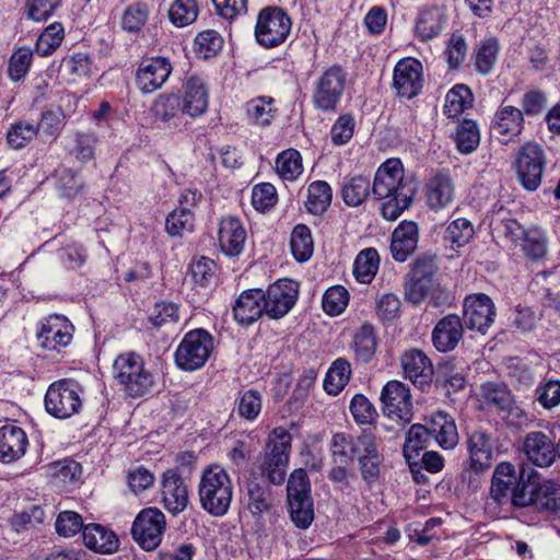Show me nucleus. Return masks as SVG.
Wrapping results in <instances>:
<instances>
[{
    "label": "nucleus",
    "instance_id": "nucleus-7",
    "mask_svg": "<svg viewBox=\"0 0 560 560\" xmlns=\"http://www.w3.org/2000/svg\"><path fill=\"white\" fill-rule=\"evenodd\" d=\"M290 16L278 7L259 11L255 26L256 42L264 48H273L283 44L291 31Z\"/></svg>",
    "mask_w": 560,
    "mask_h": 560
},
{
    "label": "nucleus",
    "instance_id": "nucleus-59",
    "mask_svg": "<svg viewBox=\"0 0 560 560\" xmlns=\"http://www.w3.org/2000/svg\"><path fill=\"white\" fill-rule=\"evenodd\" d=\"M182 110V103L177 95H160L152 105V113L156 119L170 122L177 118Z\"/></svg>",
    "mask_w": 560,
    "mask_h": 560
},
{
    "label": "nucleus",
    "instance_id": "nucleus-35",
    "mask_svg": "<svg viewBox=\"0 0 560 560\" xmlns=\"http://www.w3.org/2000/svg\"><path fill=\"white\" fill-rule=\"evenodd\" d=\"M518 485L512 490L511 500L514 506L526 508L534 506V495L536 493V483L539 480L538 472L523 465L518 472Z\"/></svg>",
    "mask_w": 560,
    "mask_h": 560
},
{
    "label": "nucleus",
    "instance_id": "nucleus-3",
    "mask_svg": "<svg viewBox=\"0 0 560 560\" xmlns=\"http://www.w3.org/2000/svg\"><path fill=\"white\" fill-rule=\"evenodd\" d=\"M291 442L292 436L287 429L275 428L266 442L264 454L257 459L260 476L272 485L280 486L285 480Z\"/></svg>",
    "mask_w": 560,
    "mask_h": 560
},
{
    "label": "nucleus",
    "instance_id": "nucleus-10",
    "mask_svg": "<svg viewBox=\"0 0 560 560\" xmlns=\"http://www.w3.org/2000/svg\"><path fill=\"white\" fill-rule=\"evenodd\" d=\"M165 528L164 513L158 508H147L133 521L131 534L142 549L151 551L161 544Z\"/></svg>",
    "mask_w": 560,
    "mask_h": 560
},
{
    "label": "nucleus",
    "instance_id": "nucleus-15",
    "mask_svg": "<svg viewBox=\"0 0 560 560\" xmlns=\"http://www.w3.org/2000/svg\"><path fill=\"white\" fill-rule=\"evenodd\" d=\"M73 325L63 316L54 314L45 318L37 339L42 348L60 352L72 340Z\"/></svg>",
    "mask_w": 560,
    "mask_h": 560
},
{
    "label": "nucleus",
    "instance_id": "nucleus-34",
    "mask_svg": "<svg viewBox=\"0 0 560 560\" xmlns=\"http://www.w3.org/2000/svg\"><path fill=\"white\" fill-rule=\"evenodd\" d=\"M151 11L152 2L150 0H131L121 13V28L127 33H139L147 24Z\"/></svg>",
    "mask_w": 560,
    "mask_h": 560
},
{
    "label": "nucleus",
    "instance_id": "nucleus-42",
    "mask_svg": "<svg viewBox=\"0 0 560 560\" xmlns=\"http://www.w3.org/2000/svg\"><path fill=\"white\" fill-rule=\"evenodd\" d=\"M534 508L538 511H557L560 509V485L552 480L536 483Z\"/></svg>",
    "mask_w": 560,
    "mask_h": 560
},
{
    "label": "nucleus",
    "instance_id": "nucleus-39",
    "mask_svg": "<svg viewBox=\"0 0 560 560\" xmlns=\"http://www.w3.org/2000/svg\"><path fill=\"white\" fill-rule=\"evenodd\" d=\"M332 190L325 180L312 182L307 187V199L305 201L306 210L314 214H323L331 205Z\"/></svg>",
    "mask_w": 560,
    "mask_h": 560
},
{
    "label": "nucleus",
    "instance_id": "nucleus-24",
    "mask_svg": "<svg viewBox=\"0 0 560 560\" xmlns=\"http://www.w3.org/2000/svg\"><path fill=\"white\" fill-rule=\"evenodd\" d=\"M490 129L493 135L503 137L502 142L521 135L524 129L522 109L512 105H501L492 118Z\"/></svg>",
    "mask_w": 560,
    "mask_h": 560
},
{
    "label": "nucleus",
    "instance_id": "nucleus-36",
    "mask_svg": "<svg viewBox=\"0 0 560 560\" xmlns=\"http://www.w3.org/2000/svg\"><path fill=\"white\" fill-rule=\"evenodd\" d=\"M372 194L370 178L363 175L347 176L341 185V198L349 207L361 206Z\"/></svg>",
    "mask_w": 560,
    "mask_h": 560
},
{
    "label": "nucleus",
    "instance_id": "nucleus-43",
    "mask_svg": "<svg viewBox=\"0 0 560 560\" xmlns=\"http://www.w3.org/2000/svg\"><path fill=\"white\" fill-rule=\"evenodd\" d=\"M380 266V256L375 248L361 250L353 264V275L361 283H371Z\"/></svg>",
    "mask_w": 560,
    "mask_h": 560
},
{
    "label": "nucleus",
    "instance_id": "nucleus-62",
    "mask_svg": "<svg viewBox=\"0 0 560 560\" xmlns=\"http://www.w3.org/2000/svg\"><path fill=\"white\" fill-rule=\"evenodd\" d=\"M247 115L255 125H269L273 118L272 98L259 97L248 102Z\"/></svg>",
    "mask_w": 560,
    "mask_h": 560
},
{
    "label": "nucleus",
    "instance_id": "nucleus-52",
    "mask_svg": "<svg viewBox=\"0 0 560 560\" xmlns=\"http://www.w3.org/2000/svg\"><path fill=\"white\" fill-rule=\"evenodd\" d=\"M199 7L196 0H175L170 10L168 18L176 27H185L196 21Z\"/></svg>",
    "mask_w": 560,
    "mask_h": 560
},
{
    "label": "nucleus",
    "instance_id": "nucleus-54",
    "mask_svg": "<svg viewBox=\"0 0 560 560\" xmlns=\"http://www.w3.org/2000/svg\"><path fill=\"white\" fill-rule=\"evenodd\" d=\"M520 245H522L525 255L533 260H539L547 254V238L538 228H529Z\"/></svg>",
    "mask_w": 560,
    "mask_h": 560
},
{
    "label": "nucleus",
    "instance_id": "nucleus-11",
    "mask_svg": "<svg viewBox=\"0 0 560 560\" xmlns=\"http://www.w3.org/2000/svg\"><path fill=\"white\" fill-rule=\"evenodd\" d=\"M383 413L402 424L410 423L413 417V405L410 389L402 382L393 380L387 382L381 392Z\"/></svg>",
    "mask_w": 560,
    "mask_h": 560
},
{
    "label": "nucleus",
    "instance_id": "nucleus-60",
    "mask_svg": "<svg viewBox=\"0 0 560 560\" xmlns=\"http://www.w3.org/2000/svg\"><path fill=\"white\" fill-rule=\"evenodd\" d=\"M349 303V293L341 285H335L326 290L322 305L326 314L330 316L340 315Z\"/></svg>",
    "mask_w": 560,
    "mask_h": 560
},
{
    "label": "nucleus",
    "instance_id": "nucleus-40",
    "mask_svg": "<svg viewBox=\"0 0 560 560\" xmlns=\"http://www.w3.org/2000/svg\"><path fill=\"white\" fill-rule=\"evenodd\" d=\"M350 376V363L346 359L339 358L331 363L326 373L324 389L329 395H338L348 384Z\"/></svg>",
    "mask_w": 560,
    "mask_h": 560
},
{
    "label": "nucleus",
    "instance_id": "nucleus-12",
    "mask_svg": "<svg viewBox=\"0 0 560 560\" xmlns=\"http://www.w3.org/2000/svg\"><path fill=\"white\" fill-rule=\"evenodd\" d=\"M299 285L290 279H280L270 284L264 292L265 315L271 319H280L295 305Z\"/></svg>",
    "mask_w": 560,
    "mask_h": 560
},
{
    "label": "nucleus",
    "instance_id": "nucleus-31",
    "mask_svg": "<svg viewBox=\"0 0 560 560\" xmlns=\"http://www.w3.org/2000/svg\"><path fill=\"white\" fill-rule=\"evenodd\" d=\"M447 22L444 7H432L420 12L415 31L421 42H429L440 35Z\"/></svg>",
    "mask_w": 560,
    "mask_h": 560
},
{
    "label": "nucleus",
    "instance_id": "nucleus-48",
    "mask_svg": "<svg viewBox=\"0 0 560 560\" xmlns=\"http://www.w3.org/2000/svg\"><path fill=\"white\" fill-rule=\"evenodd\" d=\"M291 252L298 261H306L311 258L314 249L312 233L305 224H298L290 241Z\"/></svg>",
    "mask_w": 560,
    "mask_h": 560
},
{
    "label": "nucleus",
    "instance_id": "nucleus-14",
    "mask_svg": "<svg viewBox=\"0 0 560 560\" xmlns=\"http://www.w3.org/2000/svg\"><path fill=\"white\" fill-rule=\"evenodd\" d=\"M423 67L416 58L400 59L393 71V86L401 97L412 98L423 86Z\"/></svg>",
    "mask_w": 560,
    "mask_h": 560
},
{
    "label": "nucleus",
    "instance_id": "nucleus-5",
    "mask_svg": "<svg viewBox=\"0 0 560 560\" xmlns=\"http://www.w3.org/2000/svg\"><path fill=\"white\" fill-rule=\"evenodd\" d=\"M213 350V338L205 329H194L185 334L175 351V362L183 371L202 368Z\"/></svg>",
    "mask_w": 560,
    "mask_h": 560
},
{
    "label": "nucleus",
    "instance_id": "nucleus-4",
    "mask_svg": "<svg viewBox=\"0 0 560 560\" xmlns=\"http://www.w3.org/2000/svg\"><path fill=\"white\" fill-rule=\"evenodd\" d=\"M287 497L291 521L299 528H308L314 520V502L311 482L303 468L294 469L289 476Z\"/></svg>",
    "mask_w": 560,
    "mask_h": 560
},
{
    "label": "nucleus",
    "instance_id": "nucleus-49",
    "mask_svg": "<svg viewBox=\"0 0 560 560\" xmlns=\"http://www.w3.org/2000/svg\"><path fill=\"white\" fill-rule=\"evenodd\" d=\"M143 364V360L139 354L135 352L122 353L117 357L113 365L114 377L124 386L126 389L129 381L132 380V375Z\"/></svg>",
    "mask_w": 560,
    "mask_h": 560
},
{
    "label": "nucleus",
    "instance_id": "nucleus-27",
    "mask_svg": "<svg viewBox=\"0 0 560 560\" xmlns=\"http://www.w3.org/2000/svg\"><path fill=\"white\" fill-rule=\"evenodd\" d=\"M221 250L229 257L238 256L244 248L246 231L236 217L222 218L219 224L218 234Z\"/></svg>",
    "mask_w": 560,
    "mask_h": 560
},
{
    "label": "nucleus",
    "instance_id": "nucleus-30",
    "mask_svg": "<svg viewBox=\"0 0 560 560\" xmlns=\"http://www.w3.org/2000/svg\"><path fill=\"white\" fill-rule=\"evenodd\" d=\"M428 425L431 436L444 450H452L458 443V432L454 419L444 411L434 412Z\"/></svg>",
    "mask_w": 560,
    "mask_h": 560
},
{
    "label": "nucleus",
    "instance_id": "nucleus-21",
    "mask_svg": "<svg viewBox=\"0 0 560 560\" xmlns=\"http://www.w3.org/2000/svg\"><path fill=\"white\" fill-rule=\"evenodd\" d=\"M246 509L255 518L257 525L262 527L265 520L275 521L279 514L271 492L255 481L247 483Z\"/></svg>",
    "mask_w": 560,
    "mask_h": 560
},
{
    "label": "nucleus",
    "instance_id": "nucleus-20",
    "mask_svg": "<svg viewBox=\"0 0 560 560\" xmlns=\"http://www.w3.org/2000/svg\"><path fill=\"white\" fill-rule=\"evenodd\" d=\"M162 504L173 515L185 511L189 503V492L184 478L175 470H166L161 480Z\"/></svg>",
    "mask_w": 560,
    "mask_h": 560
},
{
    "label": "nucleus",
    "instance_id": "nucleus-45",
    "mask_svg": "<svg viewBox=\"0 0 560 560\" xmlns=\"http://www.w3.org/2000/svg\"><path fill=\"white\" fill-rule=\"evenodd\" d=\"M278 175L289 182H294L303 173L301 153L295 149H288L278 154L276 160Z\"/></svg>",
    "mask_w": 560,
    "mask_h": 560
},
{
    "label": "nucleus",
    "instance_id": "nucleus-58",
    "mask_svg": "<svg viewBox=\"0 0 560 560\" xmlns=\"http://www.w3.org/2000/svg\"><path fill=\"white\" fill-rule=\"evenodd\" d=\"M482 396L486 402L500 411L510 410L513 398L511 392L503 385L487 383L482 386Z\"/></svg>",
    "mask_w": 560,
    "mask_h": 560
},
{
    "label": "nucleus",
    "instance_id": "nucleus-33",
    "mask_svg": "<svg viewBox=\"0 0 560 560\" xmlns=\"http://www.w3.org/2000/svg\"><path fill=\"white\" fill-rule=\"evenodd\" d=\"M84 545L95 552L112 553L118 548L116 534L100 524H88L83 528Z\"/></svg>",
    "mask_w": 560,
    "mask_h": 560
},
{
    "label": "nucleus",
    "instance_id": "nucleus-17",
    "mask_svg": "<svg viewBox=\"0 0 560 560\" xmlns=\"http://www.w3.org/2000/svg\"><path fill=\"white\" fill-rule=\"evenodd\" d=\"M404 376L416 387L427 390L433 378V364L429 357L419 349L406 350L400 357Z\"/></svg>",
    "mask_w": 560,
    "mask_h": 560
},
{
    "label": "nucleus",
    "instance_id": "nucleus-44",
    "mask_svg": "<svg viewBox=\"0 0 560 560\" xmlns=\"http://www.w3.org/2000/svg\"><path fill=\"white\" fill-rule=\"evenodd\" d=\"M500 45L495 37L485 38L479 43L475 52V67L478 73L489 74L497 63Z\"/></svg>",
    "mask_w": 560,
    "mask_h": 560
},
{
    "label": "nucleus",
    "instance_id": "nucleus-47",
    "mask_svg": "<svg viewBox=\"0 0 560 560\" xmlns=\"http://www.w3.org/2000/svg\"><path fill=\"white\" fill-rule=\"evenodd\" d=\"M262 408L261 394L256 389H247L238 394L235 399L234 410L237 416L247 421H254L260 415Z\"/></svg>",
    "mask_w": 560,
    "mask_h": 560
},
{
    "label": "nucleus",
    "instance_id": "nucleus-16",
    "mask_svg": "<svg viewBox=\"0 0 560 560\" xmlns=\"http://www.w3.org/2000/svg\"><path fill=\"white\" fill-rule=\"evenodd\" d=\"M527 460L540 468L550 467L558 457V446L552 439L541 431L528 432L522 443Z\"/></svg>",
    "mask_w": 560,
    "mask_h": 560
},
{
    "label": "nucleus",
    "instance_id": "nucleus-9",
    "mask_svg": "<svg viewBox=\"0 0 560 560\" xmlns=\"http://www.w3.org/2000/svg\"><path fill=\"white\" fill-rule=\"evenodd\" d=\"M546 164V156L542 148L536 142H526L517 152L515 170L522 186L535 191L541 183Z\"/></svg>",
    "mask_w": 560,
    "mask_h": 560
},
{
    "label": "nucleus",
    "instance_id": "nucleus-41",
    "mask_svg": "<svg viewBox=\"0 0 560 560\" xmlns=\"http://www.w3.org/2000/svg\"><path fill=\"white\" fill-rule=\"evenodd\" d=\"M431 438L428 424L411 425L406 434V441L404 444V456L411 467L412 460H415L419 456L420 452L428 446Z\"/></svg>",
    "mask_w": 560,
    "mask_h": 560
},
{
    "label": "nucleus",
    "instance_id": "nucleus-23",
    "mask_svg": "<svg viewBox=\"0 0 560 560\" xmlns=\"http://www.w3.org/2000/svg\"><path fill=\"white\" fill-rule=\"evenodd\" d=\"M464 325L458 315L450 314L441 318L432 330V342L440 352L452 351L464 335Z\"/></svg>",
    "mask_w": 560,
    "mask_h": 560
},
{
    "label": "nucleus",
    "instance_id": "nucleus-55",
    "mask_svg": "<svg viewBox=\"0 0 560 560\" xmlns=\"http://www.w3.org/2000/svg\"><path fill=\"white\" fill-rule=\"evenodd\" d=\"M195 215L189 208L175 209L165 221L166 232L172 236H182L185 232L194 230Z\"/></svg>",
    "mask_w": 560,
    "mask_h": 560
},
{
    "label": "nucleus",
    "instance_id": "nucleus-53",
    "mask_svg": "<svg viewBox=\"0 0 560 560\" xmlns=\"http://www.w3.org/2000/svg\"><path fill=\"white\" fill-rule=\"evenodd\" d=\"M457 150L463 154L474 152L480 142L478 127L472 120H464L457 127L455 135Z\"/></svg>",
    "mask_w": 560,
    "mask_h": 560
},
{
    "label": "nucleus",
    "instance_id": "nucleus-50",
    "mask_svg": "<svg viewBox=\"0 0 560 560\" xmlns=\"http://www.w3.org/2000/svg\"><path fill=\"white\" fill-rule=\"evenodd\" d=\"M52 115L50 113L44 114L43 122H45ZM39 127H44V124L39 126L27 121H19L14 124L8 131V143L13 149L23 148L28 141H31L37 135Z\"/></svg>",
    "mask_w": 560,
    "mask_h": 560
},
{
    "label": "nucleus",
    "instance_id": "nucleus-56",
    "mask_svg": "<svg viewBox=\"0 0 560 560\" xmlns=\"http://www.w3.org/2000/svg\"><path fill=\"white\" fill-rule=\"evenodd\" d=\"M223 47L222 36L213 30L200 32L195 39L197 54L203 59H209L218 55Z\"/></svg>",
    "mask_w": 560,
    "mask_h": 560
},
{
    "label": "nucleus",
    "instance_id": "nucleus-64",
    "mask_svg": "<svg viewBox=\"0 0 560 560\" xmlns=\"http://www.w3.org/2000/svg\"><path fill=\"white\" fill-rule=\"evenodd\" d=\"M33 52L27 47L19 48L10 58L9 62V77L13 81H20L23 79L32 63Z\"/></svg>",
    "mask_w": 560,
    "mask_h": 560
},
{
    "label": "nucleus",
    "instance_id": "nucleus-18",
    "mask_svg": "<svg viewBox=\"0 0 560 560\" xmlns=\"http://www.w3.org/2000/svg\"><path fill=\"white\" fill-rule=\"evenodd\" d=\"M374 433L363 430L359 435L335 433L330 440V452L334 464L351 465L366 446Z\"/></svg>",
    "mask_w": 560,
    "mask_h": 560
},
{
    "label": "nucleus",
    "instance_id": "nucleus-8",
    "mask_svg": "<svg viewBox=\"0 0 560 560\" xmlns=\"http://www.w3.org/2000/svg\"><path fill=\"white\" fill-rule=\"evenodd\" d=\"M346 81L347 71L341 66L326 68L314 83V106L323 112H334L343 95Z\"/></svg>",
    "mask_w": 560,
    "mask_h": 560
},
{
    "label": "nucleus",
    "instance_id": "nucleus-63",
    "mask_svg": "<svg viewBox=\"0 0 560 560\" xmlns=\"http://www.w3.org/2000/svg\"><path fill=\"white\" fill-rule=\"evenodd\" d=\"M154 381L150 371L144 368V363L132 375L125 392L132 398L142 397L151 392Z\"/></svg>",
    "mask_w": 560,
    "mask_h": 560
},
{
    "label": "nucleus",
    "instance_id": "nucleus-32",
    "mask_svg": "<svg viewBox=\"0 0 560 560\" xmlns=\"http://www.w3.org/2000/svg\"><path fill=\"white\" fill-rule=\"evenodd\" d=\"M470 468L475 471H483L491 465L492 444L488 433L481 430L474 431L467 441Z\"/></svg>",
    "mask_w": 560,
    "mask_h": 560
},
{
    "label": "nucleus",
    "instance_id": "nucleus-26",
    "mask_svg": "<svg viewBox=\"0 0 560 560\" xmlns=\"http://www.w3.org/2000/svg\"><path fill=\"white\" fill-rule=\"evenodd\" d=\"M180 103L182 112L192 118L206 113L209 105V90L202 78L191 75L186 80Z\"/></svg>",
    "mask_w": 560,
    "mask_h": 560
},
{
    "label": "nucleus",
    "instance_id": "nucleus-2",
    "mask_svg": "<svg viewBox=\"0 0 560 560\" xmlns=\"http://www.w3.org/2000/svg\"><path fill=\"white\" fill-rule=\"evenodd\" d=\"M198 497L200 506L210 515L221 517L228 513L233 499V485L223 467L212 465L202 471Z\"/></svg>",
    "mask_w": 560,
    "mask_h": 560
},
{
    "label": "nucleus",
    "instance_id": "nucleus-51",
    "mask_svg": "<svg viewBox=\"0 0 560 560\" xmlns=\"http://www.w3.org/2000/svg\"><path fill=\"white\" fill-rule=\"evenodd\" d=\"M353 350L355 358L361 362H369L376 350V338L373 326L363 325L354 335Z\"/></svg>",
    "mask_w": 560,
    "mask_h": 560
},
{
    "label": "nucleus",
    "instance_id": "nucleus-1",
    "mask_svg": "<svg viewBox=\"0 0 560 560\" xmlns=\"http://www.w3.org/2000/svg\"><path fill=\"white\" fill-rule=\"evenodd\" d=\"M372 195L377 200H385L381 214L387 221H395L411 206L416 186L405 179L400 160L388 159L378 166L372 183Z\"/></svg>",
    "mask_w": 560,
    "mask_h": 560
},
{
    "label": "nucleus",
    "instance_id": "nucleus-25",
    "mask_svg": "<svg viewBox=\"0 0 560 560\" xmlns=\"http://www.w3.org/2000/svg\"><path fill=\"white\" fill-rule=\"evenodd\" d=\"M264 314V291L260 289L245 290L234 302L233 316L242 326L254 324Z\"/></svg>",
    "mask_w": 560,
    "mask_h": 560
},
{
    "label": "nucleus",
    "instance_id": "nucleus-61",
    "mask_svg": "<svg viewBox=\"0 0 560 560\" xmlns=\"http://www.w3.org/2000/svg\"><path fill=\"white\" fill-rule=\"evenodd\" d=\"M84 187L80 175L70 170L61 168L57 172V189L65 198H73L82 191Z\"/></svg>",
    "mask_w": 560,
    "mask_h": 560
},
{
    "label": "nucleus",
    "instance_id": "nucleus-57",
    "mask_svg": "<svg viewBox=\"0 0 560 560\" xmlns=\"http://www.w3.org/2000/svg\"><path fill=\"white\" fill-rule=\"evenodd\" d=\"M63 36V27L60 23L50 24L37 39V54L43 57L51 55L60 46Z\"/></svg>",
    "mask_w": 560,
    "mask_h": 560
},
{
    "label": "nucleus",
    "instance_id": "nucleus-37",
    "mask_svg": "<svg viewBox=\"0 0 560 560\" xmlns=\"http://www.w3.org/2000/svg\"><path fill=\"white\" fill-rule=\"evenodd\" d=\"M439 382L445 387L447 394L457 393L466 385V366L463 362L447 360L440 364Z\"/></svg>",
    "mask_w": 560,
    "mask_h": 560
},
{
    "label": "nucleus",
    "instance_id": "nucleus-29",
    "mask_svg": "<svg viewBox=\"0 0 560 560\" xmlns=\"http://www.w3.org/2000/svg\"><path fill=\"white\" fill-rule=\"evenodd\" d=\"M419 241V228L413 221H401L392 234L390 252L396 261H405L413 254Z\"/></svg>",
    "mask_w": 560,
    "mask_h": 560
},
{
    "label": "nucleus",
    "instance_id": "nucleus-6",
    "mask_svg": "<svg viewBox=\"0 0 560 560\" xmlns=\"http://www.w3.org/2000/svg\"><path fill=\"white\" fill-rule=\"evenodd\" d=\"M82 387L73 380L65 378L49 385L45 395L46 411L55 418L67 419L82 407Z\"/></svg>",
    "mask_w": 560,
    "mask_h": 560
},
{
    "label": "nucleus",
    "instance_id": "nucleus-19",
    "mask_svg": "<svg viewBox=\"0 0 560 560\" xmlns=\"http://www.w3.org/2000/svg\"><path fill=\"white\" fill-rule=\"evenodd\" d=\"M172 65L165 57L142 60L137 71V85L142 93H153L161 89L172 73Z\"/></svg>",
    "mask_w": 560,
    "mask_h": 560
},
{
    "label": "nucleus",
    "instance_id": "nucleus-13",
    "mask_svg": "<svg viewBox=\"0 0 560 560\" xmlns=\"http://www.w3.org/2000/svg\"><path fill=\"white\" fill-rule=\"evenodd\" d=\"M463 307L465 327L485 335L497 316L492 299L485 293L471 294L465 298Z\"/></svg>",
    "mask_w": 560,
    "mask_h": 560
},
{
    "label": "nucleus",
    "instance_id": "nucleus-38",
    "mask_svg": "<svg viewBox=\"0 0 560 560\" xmlns=\"http://www.w3.org/2000/svg\"><path fill=\"white\" fill-rule=\"evenodd\" d=\"M357 459L362 479L368 485L374 483L380 477V464L382 462L374 434L369 441V446L362 451Z\"/></svg>",
    "mask_w": 560,
    "mask_h": 560
},
{
    "label": "nucleus",
    "instance_id": "nucleus-46",
    "mask_svg": "<svg viewBox=\"0 0 560 560\" xmlns=\"http://www.w3.org/2000/svg\"><path fill=\"white\" fill-rule=\"evenodd\" d=\"M472 103V94L468 86L456 84L445 96L444 114L450 118L458 117Z\"/></svg>",
    "mask_w": 560,
    "mask_h": 560
},
{
    "label": "nucleus",
    "instance_id": "nucleus-22",
    "mask_svg": "<svg viewBox=\"0 0 560 560\" xmlns=\"http://www.w3.org/2000/svg\"><path fill=\"white\" fill-rule=\"evenodd\" d=\"M425 203L432 211H441L448 208L455 197V186L451 176L446 173H438L425 184Z\"/></svg>",
    "mask_w": 560,
    "mask_h": 560
},
{
    "label": "nucleus",
    "instance_id": "nucleus-28",
    "mask_svg": "<svg viewBox=\"0 0 560 560\" xmlns=\"http://www.w3.org/2000/svg\"><path fill=\"white\" fill-rule=\"evenodd\" d=\"M27 446L28 439L22 428L13 424L0 428V462L10 464L20 459Z\"/></svg>",
    "mask_w": 560,
    "mask_h": 560
}]
</instances>
